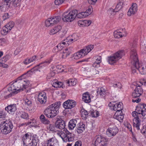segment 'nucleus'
I'll list each match as a JSON object with an SVG mask.
<instances>
[{
	"label": "nucleus",
	"mask_w": 146,
	"mask_h": 146,
	"mask_svg": "<svg viewBox=\"0 0 146 146\" xmlns=\"http://www.w3.org/2000/svg\"><path fill=\"white\" fill-rule=\"evenodd\" d=\"M62 117L57 116V121L56 122V125L57 128L60 129H64L63 132L62 133L60 137L62 138L64 142L72 141L74 140V138L71 136L72 133L65 128V123L64 121L62 119Z\"/></svg>",
	"instance_id": "obj_1"
},
{
	"label": "nucleus",
	"mask_w": 146,
	"mask_h": 146,
	"mask_svg": "<svg viewBox=\"0 0 146 146\" xmlns=\"http://www.w3.org/2000/svg\"><path fill=\"white\" fill-rule=\"evenodd\" d=\"M136 45L135 42L133 44L131 48L130 58L131 63L142 74H146V66L141 67L139 66V60L135 49Z\"/></svg>",
	"instance_id": "obj_2"
},
{
	"label": "nucleus",
	"mask_w": 146,
	"mask_h": 146,
	"mask_svg": "<svg viewBox=\"0 0 146 146\" xmlns=\"http://www.w3.org/2000/svg\"><path fill=\"white\" fill-rule=\"evenodd\" d=\"M61 105L60 101L56 102L48 106L45 109L43 113L48 118H52L56 116Z\"/></svg>",
	"instance_id": "obj_3"
},
{
	"label": "nucleus",
	"mask_w": 146,
	"mask_h": 146,
	"mask_svg": "<svg viewBox=\"0 0 146 146\" xmlns=\"http://www.w3.org/2000/svg\"><path fill=\"white\" fill-rule=\"evenodd\" d=\"M13 127L12 121L10 120L0 121V129L4 134H7L12 131Z\"/></svg>",
	"instance_id": "obj_4"
},
{
	"label": "nucleus",
	"mask_w": 146,
	"mask_h": 146,
	"mask_svg": "<svg viewBox=\"0 0 146 146\" xmlns=\"http://www.w3.org/2000/svg\"><path fill=\"white\" fill-rule=\"evenodd\" d=\"M93 48L94 45H90L86 46L74 54L73 56L74 59L78 60L82 58L86 55Z\"/></svg>",
	"instance_id": "obj_5"
},
{
	"label": "nucleus",
	"mask_w": 146,
	"mask_h": 146,
	"mask_svg": "<svg viewBox=\"0 0 146 146\" xmlns=\"http://www.w3.org/2000/svg\"><path fill=\"white\" fill-rule=\"evenodd\" d=\"M93 48L94 45H90L86 46L74 54L73 56L74 59L78 60L82 58L86 55Z\"/></svg>",
	"instance_id": "obj_6"
},
{
	"label": "nucleus",
	"mask_w": 146,
	"mask_h": 146,
	"mask_svg": "<svg viewBox=\"0 0 146 146\" xmlns=\"http://www.w3.org/2000/svg\"><path fill=\"white\" fill-rule=\"evenodd\" d=\"M77 13L78 11L76 9H74L69 12H65L62 15V20L64 22H72L75 19Z\"/></svg>",
	"instance_id": "obj_7"
},
{
	"label": "nucleus",
	"mask_w": 146,
	"mask_h": 146,
	"mask_svg": "<svg viewBox=\"0 0 146 146\" xmlns=\"http://www.w3.org/2000/svg\"><path fill=\"white\" fill-rule=\"evenodd\" d=\"M143 93V90L141 86L138 84L136 85L134 90L132 92V96L133 98L135 99L137 98L136 99H133L132 100L133 102H136L139 103L141 100V99L139 97Z\"/></svg>",
	"instance_id": "obj_8"
},
{
	"label": "nucleus",
	"mask_w": 146,
	"mask_h": 146,
	"mask_svg": "<svg viewBox=\"0 0 146 146\" xmlns=\"http://www.w3.org/2000/svg\"><path fill=\"white\" fill-rule=\"evenodd\" d=\"M14 83L18 92L20 90H23V88H26L27 86L26 82L24 80L22 79L21 77L18 78Z\"/></svg>",
	"instance_id": "obj_9"
},
{
	"label": "nucleus",
	"mask_w": 146,
	"mask_h": 146,
	"mask_svg": "<svg viewBox=\"0 0 146 146\" xmlns=\"http://www.w3.org/2000/svg\"><path fill=\"white\" fill-rule=\"evenodd\" d=\"M94 146H105L107 144L108 139L106 137L98 135L96 137Z\"/></svg>",
	"instance_id": "obj_10"
},
{
	"label": "nucleus",
	"mask_w": 146,
	"mask_h": 146,
	"mask_svg": "<svg viewBox=\"0 0 146 146\" xmlns=\"http://www.w3.org/2000/svg\"><path fill=\"white\" fill-rule=\"evenodd\" d=\"M61 20L60 16L51 17L47 19L45 21V25L46 27H51L57 24Z\"/></svg>",
	"instance_id": "obj_11"
},
{
	"label": "nucleus",
	"mask_w": 146,
	"mask_h": 146,
	"mask_svg": "<svg viewBox=\"0 0 146 146\" xmlns=\"http://www.w3.org/2000/svg\"><path fill=\"white\" fill-rule=\"evenodd\" d=\"M52 60V59L51 58L46 60L44 62H42L40 64L33 68L28 71V72H33L35 71H38V69L41 68L43 66H44L46 65L44 64L45 63H46V65L48 64L51 62Z\"/></svg>",
	"instance_id": "obj_12"
},
{
	"label": "nucleus",
	"mask_w": 146,
	"mask_h": 146,
	"mask_svg": "<svg viewBox=\"0 0 146 146\" xmlns=\"http://www.w3.org/2000/svg\"><path fill=\"white\" fill-rule=\"evenodd\" d=\"M76 105V102L73 100H68L65 101L63 104V106L65 109H71L74 107Z\"/></svg>",
	"instance_id": "obj_13"
},
{
	"label": "nucleus",
	"mask_w": 146,
	"mask_h": 146,
	"mask_svg": "<svg viewBox=\"0 0 146 146\" xmlns=\"http://www.w3.org/2000/svg\"><path fill=\"white\" fill-rule=\"evenodd\" d=\"M136 110L141 117H144L146 115V105L143 104L141 106L137 107Z\"/></svg>",
	"instance_id": "obj_14"
},
{
	"label": "nucleus",
	"mask_w": 146,
	"mask_h": 146,
	"mask_svg": "<svg viewBox=\"0 0 146 146\" xmlns=\"http://www.w3.org/2000/svg\"><path fill=\"white\" fill-rule=\"evenodd\" d=\"M8 90L9 92H11L7 96L5 97V98L11 97L12 95L17 94L18 93L16 87L14 85V82L8 88Z\"/></svg>",
	"instance_id": "obj_15"
},
{
	"label": "nucleus",
	"mask_w": 146,
	"mask_h": 146,
	"mask_svg": "<svg viewBox=\"0 0 146 146\" xmlns=\"http://www.w3.org/2000/svg\"><path fill=\"white\" fill-rule=\"evenodd\" d=\"M119 129L116 127L113 128H110L107 129L106 132V135L109 137L115 136L118 132Z\"/></svg>",
	"instance_id": "obj_16"
},
{
	"label": "nucleus",
	"mask_w": 146,
	"mask_h": 146,
	"mask_svg": "<svg viewBox=\"0 0 146 146\" xmlns=\"http://www.w3.org/2000/svg\"><path fill=\"white\" fill-rule=\"evenodd\" d=\"M46 94L44 92L39 93L38 95V100L40 104H44L46 102Z\"/></svg>",
	"instance_id": "obj_17"
},
{
	"label": "nucleus",
	"mask_w": 146,
	"mask_h": 146,
	"mask_svg": "<svg viewBox=\"0 0 146 146\" xmlns=\"http://www.w3.org/2000/svg\"><path fill=\"white\" fill-rule=\"evenodd\" d=\"M5 109L9 113L13 114L17 110L16 104H13L8 105L5 108Z\"/></svg>",
	"instance_id": "obj_18"
},
{
	"label": "nucleus",
	"mask_w": 146,
	"mask_h": 146,
	"mask_svg": "<svg viewBox=\"0 0 146 146\" xmlns=\"http://www.w3.org/2000/svg\"><path fill=\"white\" fill-rule=\"evenodd\" d=\"M33 137L29 133H27L24 135L22 138L24 145H28Z\"/></svg>",
	"instance_id": "obj_19"
},
{
	"label": "nucleus",
	"mask_w": 146,
	"mask_h": 146,
	"mask_svg": "<svg viewBox=\"0 0 146 146\" xmlns=\"http://www.w3.org/2000/svg\"><path fill=\"white\" fill-rule=\"evenodd\" d=\"M127 35L125 29H122V31L119 30L115 31L114 32V36L115 38H119L126 36Z\"/></svg>",
	"instance_id": "obj_20"
},
{
	"label": "nucleus",
	"mask_w": 146,
	"mask_h": 146,
	"mask_svg": "<svg viewBox=\"0 0 146 146\" xmlns=\"http://www.w3.org/2000/svg\"><path fill=\"white\" fill-rule=\"evenodd\" d=\"M85 124L82 122H80L77 125L75 131L78 133H81L85 130Z\"/></svg>",
	"instance_id": "obj_21"
},
{
	"label": "nucleus",
	"mask_w": 146,
	"mask_h": 146,
	"mask_svg": "<svg viewBox=\"0 0 146 146\" xmlns=\"http://www.w3.org/2000/svg\"><path fill=\"white\" fill-rule=\"evenodd\" d=\"M123 104L122 102H120L118 104H113V108L111 109L116 112H122L121 110H123Z\"/></svg>",
	"instance_id": "obj_22"
},
{
	"label": "nucleus",
	"mask_w": 146,
	"mask_h": 146,
	"mask_svg": "<svg viewBox=\"0 0 146 146\" xmlns=\"http://www.w3.org/2000/svg\"><path fill=\"white\" fill-rule=\"evenodd\" d=\"M137 10V5L136 3H133L131 7L130 8L127 12V15L130 16L132 14H134Z\"/></svg>",
	"instance_id": "obj_23"
},
{
	"label": "nucleus",
	"mask_w": 146,
	"mask_h": 146,
	"mask_svg": "<svg viewBox=\"0 0 146 146\" xmlns=\"http://www.w3.org/2000/svg\"><path fill=\"white\" fill-rule=\"evenodd\" d=\"M39 141V139L37 137H33L28 145H26L25 146H37Z\"/></svg>",
	"instance_id": "obj_24"
},
{
	"label": "nucleus",
	"mask_w": 146,
	"mask_h": 146,
	"mask_svg": "<svg viewBox=\"0 0 146 146\" xmlns=\"http://www.w3.org/2000/svg\"><path fill=\"white\" fill-rule=\"evenodd\" d=\"M113 118L120 122L122 121L124 116L122 112H116L113 115Z\"/></svg>",
	"instance_id": "obj_25"
},
{
	"label": "nucleus",
	"mask_w": 146,
	"mask_h": 146,
	"mask_svg": "<svg viewBox=\"0 0 146 146\" xmlns=\"http://www.w3.org/2000/svg\"><path fill=\"white\" fill-rule=\"evenodd\" d=\"M52 86L55 88H62L64 86L63 83L60 82H59L56 80H54L52 83Z\"/></svg>",
	"instance_id": "obj_26"
},
{
	"label": "nucleus",
	"mask_w": 146,
	"mask_h": 146,
	"mask_svg": "<svg viewBox=\"0 0 146 146\" xmlns=\"http://www.w3.org/2000/svg\"><path fill=\"white\" fill-rule=\"evenodd\" d=\"M77 120L76 119L70 120L68 124V128L70 130H72L76 127Z\"/></svg>",
	"instance_id": "obj_27"
},
{
	"label": "nucleus",
	"mask_w": 146,
	"mask_h": 146,
	"mask_svg": "<svg viewBox=\"0 0 146 146\" xmlns=\"http://www.w3.org/2000/svg\"><path fill=\"white\" fill-rule=\"evenodd\" d=\"M39 119L41 122L45 125L49 124L50 123V121L46 118L44 114L40 115L39 117Z\"/></svg>",
	"instance_id": "obj_28"
},
{
	"label": "nucleus",
	"mask_w": 146,
	"mask_h": 146,
	"mask_svg": "<svg viewBox=\"0 0 146 146\" xmlns=\"http://www.w3.org/2000/svg\"><path fill=\"white\" fill-rule=\"evenodd\" d=\"M36 59L35 56H33L30 58H26L23 61V63L27 65L30 63L33 62Z\"/></svg>",
	"instance_id": "obj_29"
},
{
	"label": "nucleus",
	"mask_w": 146,
	"mask_h": 146,
	"mask_svg": "<svg viewBox=\"0 0 146 146\" xmlns=\"http://www.w3.org/2000/svg\"><path fill=\"white\" fill-rule=\"evenodd\" d=\"M57 144L56 139L54 137H52L48 141L47 146H56Z\"/></svg>",
	"instance_id": "obj_30"
},
{
	"label": "nucleus",
	"mask_w": 146,
	"mask_h": 146,
	"mask_svg": "<svg viewBox=\"0 0 146 146\" xmlns=\"http://www.w3.org/2000/svg\"><path fill=\"white\" fill-rule=\"evenodd\" d=\"M82 99L83 101L86 103L90 102V97L88 92H86L83 95Z\"/></svg>",
	"instance_id": "obj_31"
},
{
	"label": "nucleus",
	"mask_w": 146,
	"mask_h": 146,
	"mask_svg": "<svg viewBox=\"0 0 146 146\" xmlns=\"http://www.w3.org/2000/svg\"><path fill=\"white\" fill-rule=\"evenodd\" d=\"M62 29V27L58 25L54 27L50 31V35H54Z\"/></svg>",
	"instance_id": "obj_32"
},
{
	"label": "nucleus",
	"mask_w": 146,
	"mask_h": 146,
	"mask_svg": "<svg viewBox=\"0 0 146 146\" xmlns=\"http://www.w3.org/2000/svg\"><path fill=\"white\" fill-rule=\"evenodd\" d=\"M113 54L117 59L118 60L121 58L125 55V53L124 50H120L117 52Z\"/></svg>",
	"instance_id": "obj_33"
},
{
	"label": "nucleus",
	"mask_w": 146,
	"mask_h": 146,
	"mask_svg": "<svg viewBox=\"0 0 146 146\" xmlns=\"http://www.w3.org/2000/svg\"><path fill=\"white\" fill-rule=\"evenodd\" d=\"M118 60L113 54V55L108 57V61L110 64L113 65Z\"/></svg>",
	"instance_id": "obj_34"
},
{
	"label": "nucleus",
	"mask_w": 146,
	"mask_h": 146,
	"mask_svg": "<svg viewBox=\"0 0 146 146\" xmlns=\"http://www.w3.org/2000/svg\"><path fill=\"white\" fill-rule=\"evenodd\" d=\"M70 50L69 49L68 51L67 49H65L64 50L62 53L60 54V55L63 58H66L70 54Z\"/></svg>",
	"instance_id": "obj_35"
},
{
	"label": "nucleus",
	"mask_w": 146,
	"mask_h": 146,
	"mask_svg": "<svg viewBox=\"0 0 146 146\" xmlns=\"http://www.w3.org/2000/svg\"><path fill=\"white\" fill-rule=\"evenodd\" d=\"M140 121V120H138L137 119H133V126L138 130L140 129L139 126L141 124Z\"/></svg>",
	"instance_id": "obj_36"
},
{
	"label": "nucleus",
	"mask_w": 146,
	"mask_h": 146,
	"mask_svg": "<svg viewBox=\"0 0 146 146\" xmlns=\"http://www.w3.org/2000/svg\"><path fill=\"white\" fill-rule=\"evenodd\" d=\"M47 128L48 130L49 131H52L54 132H56V131L57 127L56 124H49V125L47 126Z\"/></svg>",
	"instance_id": "obj_37"
},
{
	"label": "nucleus",
	"mask_w": 146,
	"mask_h": 146,
	"mask_svg": "<svg viewBox=\"0 0 146 146\" xmlns=\"http://www.w3.org/2000/svg\"><path fill=\"white\" fill-rule=\"evenodd\" d=\"M123 0H119L118 3L116 6L115 10H116L118 12L123 7Z\"/></svg>",
	"instance_id": "obj_38"
},
{
	"label": "nucleus",
	"mask_w": 146,
	"mask_h": 146,
	"mask_svg": "<svg viewBox=\"0 0 146 146\" xmlns=\"http://www.w3.org/2000/svg\"><path fill=\"white\" fill-rule=\"evenodd\" d=\"M89 113L84 109H82L81 111V115L83 119H86L88 117Z\"/></svg>",
	"instance_id": "obj_39"
},
{
	"label": "nucleus",
	"mask_w": 146,
	"mask_h": 146,
	"mask_svg": "<svg viewBox=\"0 0 146 146\" xmlns=\"http://www.w3.org/2000/svg\"><path fill=\"white\" fill-rule=\"evenodd\" d=\"M76 83V80L74 79H71L68 80L66 84L68 86H74L75 85Z\"/></svg>",
	"instance_id": "obj_40"
},
{
	"label": "nucleus",
	"mask_w": 146,
	"mask_h": 146,
	"mask_svg": "<svg viewBox=\"0 0 146 146\" xmlns=\"http://www.w3.org/2000/svg\"><path fill=\"white\" fill-rule=\"evenodd\" d=\"M76 40L75 39H70L69 38H67L66 39L64 40L63 41L64 42H66V45L67 46L72 44L73 42L75 41Z\"/></svg>",
	"instance_id": "obj_41"
},
{
	"label": "nucleus",
	"mask_w": 146,
	"mask_h": 146,
	"mask_svg": "<svg viewBox=\"0 0 146 146\" xmlns=\"http://www.w3.org/2000/svg\"><path fill=\"white\" fill-rule=\"evenodd\" d=\"M98 94H100L102 96H104L106 94V91L103 88H101L97 92Z\"/></svg>",
	"instance_id": "obj_42"
},
{
	"label": "nucleus",
	"mask_w": 146,
	"mask_h": 146,
	"mask_svg": "<svg viewBox=\"0 0 146 146\" xmlns=\"http://www.w3.org/2000/svg\"><path fill=\"white\" fill-rule=\"evenodd\" d=\"M14 23L13 21H11L9 22L7 25L5 26V27H7L9 31H10L12 28L14 27Z\"/></svg>",
	"instance_id": "obj_43"
},
{
	"label": "nucleus",
	"mask_w": 146,
	"mask_h": 146,
	"mask_svg": "<svg viewBox=\"0 0 146 146\" xmlns=\"http://www.w3.org/2000/svg\"><path fill=\"white\" fill-rule=\"evenodd\" d=\"M85 13L84 12L76 13V17L79 18H85L86 16V14H85Z\"/></svg>",
	"instance_id": "obj_44"
},
{
	"label": "nucleus",
	"mask_w": 146,
	"mask_h": 146,
	"mask_svg": "<svg viewBox=\"0 0 146 146\" xmlns=\"http://www.w3.org/2000/svg\"><path fill=\"white\" fill-rule=\"evenodd\" d=\"M7 115L6 112L3 111H0V119L5 120Z\"/></svg>",
	"instance_id": "obj_45"
},
{
	"label": "nucleus",
	"mask_w": 146,
	"mask_h": 146,
	"mask_svg": "<svg viewBox=\"0 0 146 146\" xmlns=\"http://www.w3.org/2000/svg\"><path fill=\"white\" fill-rule=\"evenodd\" d=\"M6 6L5 4V3H4L3 1H2L0 3V9L1 11H5L8 9H6Z\"/></svg>",
	"instance_id": "obj_46"
},
{
	"label": "nucleus",
	"mask_w": 146,
	"mask_h": 146,
	"mask_svg": "<svg viewBox=\"0 0 146 146\" xmlns=\"http://www.w3.org/2000/svg\"><path fill=\"white\" fill-rule=\"evenodd\" d=\"M132 115L134 117V118L133 119H137L138 120H140L139 117H141V115H139L136 111H133L132 113Z\"/></svg>",
	"instance_id": "obj_47"
},
{
	"label": "nucleus",
	"mask_w": 146,
	"mask_h": 146,
	"mask_svg": "<svg viewBox=\"0 0 146 146\" xmlns=\"http://www.w3.org/2000/svg\"><path fill=\"white\" fill-rule=\"evenodd\" d=\"M66 42H64V41L61 43H59L57 46H58L59 50L63 49V48L66 46Z\"/></svg>",
	"instance_id": "obj_48"
},
{
	"label": "nucleus",
	"mask_w": 146,
	"mask_h": 146,
	"mask_svg": "<svg viewBox=\"0 0 146 146\" xmlns=\"http://www.w3.org/2000/svg\"><path fill=\"white\" fill-rule=\"evenodd\" d=\"M87 20H79L78 21V25L80 26H86L87 23Z\"/></svg>",
	"instance_id": "obj_49"
},
{
	"label": "nucleus",
	"mask_w": 146,
	"mask_h": 146,
	"mask_svg": "<svg viewBox=\"0 0 146 146\" xmlns=\"http://www.w3.org/2000/svg\"><path fill=\"white\" fill-rule=\"evenodd\" d=\"M90 114L91 116L93 117H97L99 115V112L96 110L94 111H91Z\"/></svg>",
	"instance_id": "obj_50"
},
{
	"label": "nucleus",
	"mask_w": 146,
	"mask_h": 146,
	"mask_svg": "<svg viewBox=\"0 0 146 146\" xmlns=\"http://www.w3.org/2000/svg\"><path fill=\"white\" fill-rule=\"evenodd\" d=\"M10 31L9 30L8 28L5 27L3 28L2 30L1 31V34L3 35H6L8 32Z\"/></svg>",
	"instance_id": "obj_51"
},
{
	"label": "nucleus",
	"mask_w": 146,
	"mask_h": 146,
	"mask_svg": "<svg viewBox=\"0 0 146 146\" xmlns=\"http://www.w3.org/2000/svg\"><path fill=\"white\" fill-rule=\"evenodd\" d=\"M21 117L22 118L25 119H29L28 114L25 112H22Z\"/></svg>",
	"instance_id": "obj_52"
},
{
	"label": "nucleus",
	"mask_w": 146,
	"mask_h": 146,
	"mask_svg": "<svg viewBox=\"0 0 146 146\" xmlns=\"http://www.w3.org/2000/svg\"><path fill=\"white\" fill-rule=\"evenodd\" d=\"M25 103L28 106H30L32 104V102L31 99L26 98L24 99Z\"/></svg>",
	"instance_id": "obj_53"
},
{
	"label": "nucleus",
	"mask_w": 146,
	"mask_h": 146,
	"mask_svg": "<svg viewBox=\"0 0 146 146\" xmlns=\"http://www.w3.org/2000/svg\"><path fill=\"white\" fill-rule=\"evenodd\" d=\"M22 0H15L13 2V5L15 7H17L20 5Z\"/></svg>",
	"instance_id": "obj_54"
},
{
	"label": "nucleus",
	"mask_w": 146,
	"mask_h": 146,
	"mask_svg": "<svg viewBox=\"0 0 146 146\" xmlns=\"http://www.w3.org/2000/svg\"><path fill=\"white\" fill-rule=\"evenodd\" d=\"M2 1L4 3H5V4L6 7V9L8 10L10 6V1L9 0H2Z\"/></svg>",
	"instance_id": "obj_55"
},
{
	"label": "nucleus",
	"mask_w": 146,
	"mask_h": 146,
	"mask_svg": "<svg viewBox=\"0 0 146 146\" xmlns=\"http://www.w3.org/2000/svg\"><path fill=\"white\" fill-rule=\"evenodd\" d=\"M65 0H55L54 1L55 4L57 5H59L63 3Z\"/></svg>",
	"instance_id": "obj_56"
},
{
	"label": "nucleus",
	"mask_w": 146,
	"mask_h": 146,
	"mask_svg": "<svg viewBox=\"0 0 146 146\" xmlns=\"http://www.w3.org/2000/svg\"><path fill=\"white\" fill-rule=\"evenodd\" d=\"M10 15L8 13H6L4 14L3 16V20H6L10 17Z\"/></svg>",
	"instance_id": "obj_57"
},
{
	"label": "nucleus",
	"mask_w": 146,
	"mask_h": 146,
	"mask_svg": "<svg viewBox=\"0 0 146 146\" xmlns=\"http://www.w3.org/2000/svg\"><path fill=\"white\" fill-rule=\"evenodd\" d=\"M9 56L8 55H6V56L2 58L1 60V61L3 62H7L9 59Z\"/></svg>",
	"instance_id": "obj_58"
},
{
	"label": "nucleus",
	"mask_w": 146,
	"mask_h": 146,
	"mask_svg": "<svg viewBox=\"0 0 146 146\" xmlns=\"http://www.w3.org/2000/svg\"><path fill=\"white\" fill-rule=\"evenodd\" d=\"M66 31L65 30H63L59 33L60 36L61 38H62L66 34Z\"/></svg>",
	"instance_id": "obj_59"
},
{
	"label": "nucleus",
	"mask_w": 146,
	"mask_h": 146,
	"mask_svg": "<svg viewBox=\"0 0 146 146\" xmlns=\"http://www.w3.org/2000/svg\"><path fill=\"white\" fill-rule=\"evenodd\" d=\"M109 11L110 12V14L112 15H115V13L118 12L116 10L115 11V9H111Z\"/></svg>",
	"instance_id": "obj_60"
},
{
	"label": "nucleus",
	"mask_w": 146,
	"mask_h": 146,
	"mask_svg": "<svg viewBox=\"0 0 146 146\" xmlns=\"http://www.w3.org/2000/svg\"><path fill=\"white\" fill-rule=\"evenodd\" d=\"M31 123L30 122L25 123H20L18 124V127L19 128H21L22 127L24 126H27L28 125V123Z\"/></svg>",
	"instance_id": "obj_61"
},
{
	"label": "nucleus",
	"mask_w": 146,
	"mask_h": 146,
	"mask_svg": "<svg viewBox=\"0 0 146 146\" xmlns=\"http://www.w3.org/2000/svg\"><path fill=\"white\" fill-rule=\"evenodd\" d=\"M82 143L81 141L78 140L76 142L74 146H82Z\"/></svg>",
	"instance_id": "obj_62"
},
{
	"label": "nucleus",
	"mask_w": 146,
	"mask_h": 146,
	"mask_svg": "<svg viewBox=\"0 0 146 146\" xmlns=\"http://www.w3.org/2000/svg\"><path fill=\"white\" fill-rule=\"evenodd\" d=\"M100 62H98V63L94 62L92 66L95 68H98L100 67Z\"/></svg>",
	"instance_id": "obj_63"
},
{
	"label": "nucleus",
	"mask_w": 146,
	"mask_h": 146,
	"mask_svg": "<svg viewBox=\"0 0 146 146\" xmlns=\"http://www.w3.org/2000/svg\"><path fill=\"white\" fill-rule=\"evenodd\" d=\"M54 75V73L53 72H51L50 74H49L47 75L46 78L47 79H50Z\"/></svg>",
	"instance_id": "obj_64"
}]
</instances>
